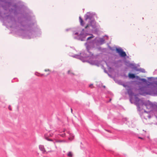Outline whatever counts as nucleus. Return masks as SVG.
<instances>
[{"label":"nucleus","mask_w":157,"mask_h":157,"mask_svg":"<svg viewBox=\"0 0 157 157\" xmlns=\"http://www.w3.org/2000/svg\"><path fill=\"white\" fill-rule=\"evenodd\" d=\"M135 103L136 105L140 107V106H145L147 109H150L152 107V104L149 101H144L142 100L139 99L137 98H136Z\"/></svg>","instance_id":"f257e3e1"},{"label":"nucleus","mask_w":157,"mask_h":157,"mask_svg":"<svg viewBox=\"0 0 157 157\" xmlns=\"http://www.w3.org/2000/svg\"><path fill=\"white\" fill-rule=\"evenodd\" d=\"M39 147L40 150L42 151L43 153H47V151L45 148L44 145H39Z\"/></svg>","instance_id":"f03ea898"},{"label":"nucleus","mask_w":157,"mask_h":157,"mask_svg":"<svg viewBox=\"0 0 157 157\" xmlns=\"http://www.w3.org/2000/svg\"><path fill=\"white\" fill-rule=\"evenodd\" d=\"M46 150L47 151V152H52L53 150H52L50 144L49 143L48 144L47 146H46Z\"/></svg>","instance_id":"7ed1b4c3"},{"label":"nucleus","mask_w":157,"mask_h":157,"mask_svg":"<svg viewBox=\"0 0 157 157\" xmlns=\"http://www.w3.org/2000/svg\"><path fill=\"white\" fill-rule=\"evenodd\" d=\"M92 23H94V24H95V21H91V23H90V25H87L85 27V29H86L87 27H89V26L90 25V26H91L93 27H94V25H92Z\"/></svg>","instance_id":"20e7f679"},{"label":"nucleus","mask_w":157,"mask_h":157,"mask_svg":"<svg viewBox=\"0 0 157 157\" xmlns=\"http://www.w3.org/2000/svg\"><path fill=\"white\" fill-rule=\"evenodd\" d=\"M116 51L120 55L121 52H122L123 50L121 48H116Z\"/></svg>","instance_id":"39448f33"},{"label":"nucleus","mask_w":157,"mask_h":157,"mask_svg":"<svg viewBox=\"0 0 157 157\" xmlns=\"http://www.w3.org/2000/svg\"><path fill=\"white\" fill-rule=\"evenodd\" d=\"M120 55L122 57H125L126 56V54L125 52L123 51Z\"/></svg>","instance_id":"423d86ee"},{"label":"nucleus","mask_w":157,"mask_h":157,"mask_svg":"<svg viewBox=\"0 0 157 157\" xmlns=\"http://www.w3.org/2000/svg\"><path fill=\"white\" fill-rule=\"evenodd\" d=\"M128 76L131 78H134L135 77V76L134 74L130 73L128 74Z\"/></svg>","instance_id":"0eeeda50"},{"label":"nucleus","mask_w":157,"mask_h":157,"mask_svg":"<svg viewBox=\"0 0 157 157\" xmlns=\"http://www.w3.org/2000/svg\"><path fill=\"white\" fill-rule=\"evenodd\" d=\"M44 71L45 72H48V73L47 75L50 74V72H51L50 70L49 69H45Z\"/></svg>","instance_id":"6e6552de"},{"label":"nucleus","mask_w":157,"mask_h":157,"mask_svg":"<svg viewBox=\"0 0 157 157\" xmlns=\"http://www.w3.org/2000/svg\"><path fill=\"white\" fill-rule=\"evenodd\" d=\"M79 21H80V22L81 25H82L83 26L84 25V24L83 23V21L82 19L81 18V17H79Z\"/></svg>","instance_id":"1a4fd4ad"},{"label":"nucleus","mask_w":157,"mask_h":157,"mask_svg":"<svg viewBox=\"0 0 157 157\" xmlns=\"http://www.w3.org/2000/svg\"><path fill=\"white\" fill-rule=\"evenodd\" d=\"M67 155L68 156L72 157V152L71 151H69L67 153Z\"/></svg>","instance_id":"9d476101"},{"label":"nucleus","mask_w":157,"mask_h":157,"mask_svg":"<svg viewBox=\"0 0 157 157\" xmlns=\"http://www.w3.org/2000/svg\"><path fill=\"white\" fill-rule=\"evenodd\" d=\"M45 139L47 140H48V141H52V143L53 144H55V143L53 141V140H52V139H49L48 138V137H46L45 138Z\"/></svg>","instance_id":"9b49d317"},{"label":"nucleus","mask_w":157,"mask_h":157,"mask_svg":"<svg viewBox=\"0 0 157 157\" xmlns=\"http://www.w3.org/2000/svg\"><path fill=\"white\" fill-rule=\"evenodd\" d=\"M90 35H91V36L88 37L87 38V40H90L92 38H93L94 37V36L92 34H90Z\"/></svg>","instance_id":"f8f14e48"},{"label":"nucleus","mask_w":157,"mask_h":157,"mask_svg":"<svg viewBox=\"0 0 157 157\" xmlns=\"http://www.w3.org/2000/svg\"><path fill=\"white\" fill-rule=\"evenodd\" d=\"M68 74H72L73 75H74L73 73L71 72V71L70 70H69L68 71Z\"/></svg>","instance_id":"ddd939ff"},{"label":"nucleus","mask_w":157,"mask_h":157,"mask_svg":"<svg viewBox=\"0 0 157 157\" xmlns=\"http://www.w3.org/2000/svg\"><path fill=\"white\" fill-rule=\"evenodd\" d=\"M89 86L91 88H92L93 87V84H91L89 85Z\"/></svg>","instance_id":"4468645a"},{"label":"nucleus","mask_w":157,"mask_h":157,"mask_svg":"<svg viewBox=\"0 0 157 157\" xmlns=\"http://www.w3.org/2000/svg\"><path fill=\"white\" fill-rule=\"evenodd\" d=\"M64 141L62 140H57L56 141V142H64Z\"/></svg>","instance_id":"2eb2a0df"},{"label":"nucleus","mask_w":157,"mask_h":157,"mask_svg":"<svg viewBox=\"0 0 157 157\" xmlns=\"http://www.w3.org/2000/svg\"><path fill=\"white\" fill-rule=\"evenodd\" d=\"M43 75H44L43 74H40V75H38V76H43Z\"/></svg>","instance_id":"dca6fc26"},{"label":"nucleus","mask_w":157,"mask_h":157,"mask_svg":"<svg viewBox=\"0 0 157 157\" xmlns=\"http://www.w3.org/2000/svg\"><path fill=\"white\" fill-rule=\"evenodd\" d=\"M71 112L72 113V109H71Z\"/></svg>","instance_id":"f3484780"},{"label":"nucleus","mask_w":157,"mask_h":157,"mask_svg":"<svg viewBox=\"0 0 157 157\" xmlns=\"http://www.w3.org/2000/svg\"><path fill=\"white\" fill-rule=\"evenodd\" d=\"M155 83L157 85V82H156Z\"/></svg>","instance_id":"a211bd4d"},{"label":"nucleus","mask_w":157,"mask_h":157,"mask_svg":"<svg viewBox=\"0 0 157 157\" xmlns=\"http://www.w3.org/2000/svg\"><path fill=\"white\" fill-rule=\"evenodd\" d=\"M139 138H140V139H143V138H141V137H139Z\"/></svg>","instance_id":"6ab92c4d"},{"label":"nucleus","mask_w":157,"mask_h":157,"mask_svg":"<svg viewBox=\"0 0 157 157\" xmlns=\"http://www.w3.org/2000/svg\"><path fill=\"white\" fill-rule=\"evenodd\" d=\"M80 144H82V143L81 142H80Z\"/></svg>","instance_id":"aec40b11"},{"label":"nucleus","mask_w":157,"mask_h":157,"mask_svg":"<svg viewBox=\"0 0 157 157\" xmlns=\"http://www.w3.org/2000/svg\"><path fill=\"white\" fill-rule=\"evenodd\" d=\"M111 99H110L109 101H111Z\"/></svg>","instance_id":"412c9836"},{"label":"nucleus","mask_w":157,"mask_h":157,"mask_svg":"<svg viewBox=\"0 0 157 157\" xmlns=\"http://www.w3.org/2000/svg\"><path fill=\"white\" fill-rule=\"evenodd\" d=\"M104 87L105 88V86H104Z\"/></svg>","instance_id":"4be33fe9"}]
</instances>
